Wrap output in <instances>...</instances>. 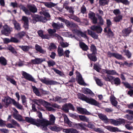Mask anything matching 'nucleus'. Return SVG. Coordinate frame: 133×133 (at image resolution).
<instances>
[{"mask_svg":"<svg viewBox=\"0 0 133 133\" xmlns=\"http://www.w3.org/2000/svg\"><path fill=\"white\" fill-rule=\"evenodd\" d=\"M78 97L79 99L84 101L92 105L97 107H99V103L96 100L92 98H88L82 94L79 93L78 94Z\"/></svg>","mask_w":133,"mask_h":133,"instance_id":"1","label":"nucleus"},{"mask_svg":"<svg viewBox=\"0 0 133 133\" xmlns=\"http://www.w3.org/2000/svg\"><path fill=\"white\" fill-rule=\"evenodd\" d=\"M2 101L5 103V105L8 106L11 103L17 108L21 109L22 106L18 102H16L14 99H12L9 96L5 97L4 99H2Z\"/></svg>","mask_w":133,"mask_h":133,"instance_id":"2","label":"nucleus"},{"mask_svg":"<svg viewBox=\"0 0 133 133\" xmlns=\"http://www.w3.org/2000/svg\"><path fill=\"white\" fill-rule=\"evenodd\" d=\"M27 7L29 10L24 5H21L20 6V8L25 12V14L28 15H30V12L33 13H35L37 11V9L34 5H28Z\"/></svg>","mask_w":133,"mask_h":133,"instance_id":"3","label":"nucleus"},{"mask_svg":"<svg viewBox=\"0 0 133 133\" xmlns=\"http://www.w3.org/2000/svg\"><path fill=\"white\" fill-rule=\"evenodd\" d=\"M37 123L39 124V125L37 126L38 127H40L44 131H47L48 128L47 126L49 124L47 122H46L44 119H40L39 118L37 119Z\"/></svg>","mask_w":133,"mask_h":133,"instance_id":"4","label":"nucleus"},{"mask_svg":"<svg viewBox=\"0 0 133 133\" xmlns=\"http://www.w3.org/2000/svg\"><path fill=\"white\" fill-rule=\"evenodd\" d=\"M38 78L39 80L43 83L47 85H55L58 84L57 82L52 80H49V79H46L45 77H44L43 78H41L39 77V76H38Z\"/></svg>","mask_w":133,"mask_h":133,"instance_id":"5","label":"nucleus"},{"mask_svg":"<svg viewBox=\"0 0 133 133\" xmlns=\"http://www.w3.org/2000/svg\"><path fill=\"white\" fill-rule=\"evenodd\" d=\"M22 75L23 76L24 78L29 81H32L35 83H36L35 79L30 74L27 73L26 72L23 71H22Z\"/></svg>","mask_w":133,"mask_h":133,"instance_id":"6","label":"nucleus"},{"mask_svg":"<svg viewBox=\"0 0 133 133\" xmlns=\"http://www.w3.org/2000/svg\"><path fill=\"white\" fill-rule=\"evenodd\" d=\"M12 31V28L7 25L3 27V29L1 31L2 34L6 36H8Z\"/></svg>","mask_w":133,"mask_h":133,"instance_id":"7","label":"nucleus"},{"mask_svg":"<svg viewBox=\"0 0 133 133\" xmlns=\"http://www.w3.org/2000/svg\"><path fill=\"white\" fill-rule=\"evenodd\" d=\"M77 109L79 113L82 114H86L87 115H90L91 113L88 111L85 108H83L80 107H77Z\"/></svg>","mask_w":133,"mask_h":133,"instance_id":"8","label":"nucleus"},{"mask_svg":"<svg viewBox=\"0 0 133 133\" xmlns=\"http://www.w3.org/2000/svg\"><path fill=\"white\" fill-rule=\"evenodd\" d=\"M25 118V120L27 122L30 123L31 124L36 126L39 125V124L37 123L38 122L37 121V119L36 120L28 117H26Z\"/></svg>","mask_w":133,"mask_h":133,"instance_id":"9","label":"nucleus"},{"mask_svg":"<svg viewBox=\"0 0 133 133\" xmlns=\"http://www.w3.org/2000/svg\"><path fill=\"white\" fill-rule=\"evenodd\" d=\"M22 20L24 22V27L26 30L29 28V19L27 17L23 16L22 17Z\"/></svg>","mask_w":133,"mask_h":133,"instance_id":"10","label":"nucleus"},{"mask_svg":"<svg viewBox=\"0 0 133 133\" xmlns=\"http://www.w3.org/2000/svg\"><path fill=\"white\" fill-rule=\"evenodd\" d=\"M45 61L46 59L45 58H37L31 60V62L34 64H39L44 61Z\"/></svg>","mask_w":133,"mask_h":133,"instance_id":"11","label":"nucleus"},{"mask_svg":"<svg viewBox=\"0 0 133 133\" xmlns=\"http://www.w3.org/2000/svg\"><path fill=\"white\" fill-rule=\"evenodd\" d=\"M52 26L53 28L55 30L59 29L60 28H63V26L62 23H59L58 22L56 23L53 22L52 24Z\"/></svg>","mask_w":133,"mask_h":133,"instance_id":"12","label":"nucleus"},{"mask_svg":"<svg viewBox=\"0 0 133 133\" xmlns=\"http://www.w3.org/2000/svg\"><path fill=\"white\" fill-rule=\"evenodd\" d=\"M91 30L96 31L98 33H101L102 31V27L99 25H93L90 27Z\"/></svg>","mask_w":133,"mask_h":133,"instance_id":"13","label":"nucleus"},{"mask_svg":"<svg viewBox=\"0 0 133 133\" xmlns=\"http://www.w3.org/2000/svg\"><path fill=\"white\" fill-rule=\"evenodd\" d=\"M35 49L40 53L44 54L46 53V51L43 50L42 47L38 44H36L35 45Z\"/></svg>","mask_w":133,"mask_h":133,"instance_id":"14","label":"nucleus"},{"mask_svg":"<svg viewBox=\"0 0 133 133\" xmlns=\"http://www.w3.org/2000/svg\"><path fill=\"white\" fill-rule=\"evenodd\" d=\"M98 116L100 119L105 123H108L109 122V119L107 118L106 115L102 114H99Z\"/></svg>","mask_w":133,"mask_h":133,"instance_id":"15","label":"nucleus"},{"mask_svg":"<svg viewBox=\"0 0 133 133\" xmlns=\"http://www.w3.org/2000/svg\"><path fill=\"white\" fill-rule=\"evenodd\" d=\"M49 129L52 131L56 132H58L61 131L62 129V128L58 125L50 126Z\"/></svg>","mask_w":133,"mask_h":133,"instance_id":"16","label":"nucleus"},{"mask_svg":"<svg viewBox=\"0 0 133 133\" xmlns=\"http://www.w3.org/2000/svg\"><path fill=\"white\" fill-rule=\"evenodd\" d=\"M63 131L66 133H78V131L76 129L73 128L64 129Z\"/></svg>","mask_w":133,"mask_h":133,"instance_id":"17","label":"nucleus"},{"mask_svg":"<svg viewBox=\"0 0 133 133\" xmlns=\"http://www.w3.org/2000/svg\"><path fill=\"white\" fill-rule=\"evenodd\" d=\"M122 32L125 36H129V34L131 32V27H129L123 30Z\"/></svg>","mask_w":133,"mask_h":133,"instance_id":"18","label":"nucleus"},{"mask_svg":"<svg viewBox=\"0 0 133 133\" xmlns=\"http://www.w3.org/2000/svg\"><path fill=\"white\" fill-rule=\"evenodd\" d=\"M12 23L13 24L15 29L18 31H20L21 29V25L15 20L12 21Z\"/></svg>","mask_w":133,"mask_h":133,"instance_id":"19","label":"nucleus"},{"mask_svg":"<svg viewBox=\"0 0 133 133\" xmlns=\"http://www.w3.org/2000/svg\"><path fill=\"white\" fill-rule=\"evenodd\" d=\"M88 56L89 58L91 60L94 62H96L97 60L96 56L95 53H92L88 55Z\"/></svg>","mask_w":133,"mask_h":133,"instance_id":"20","label":"nucleus"},{"mask_svg":"<svg viewBox=\"0 0 133 133\" xmlns=\"http://www.w3.org/2000/svg\"><path fill=\"white\" fill-rule=\"evenodd\" d=\"M19 47L23 51L27 52L30 49L32 48V46L31 45H22L19 46Z\"/></svg>","mask_w":133,"mask_h":133,"instance_id":"21","label":"nucleus"},{"mask_svg":"<svg viewBox=\"0 0 133 133\" xmlns=\"http://www.w3.org/2000/svg\"><path fill=\"white\" fill-rule=\"evenodd\" d=\"M113 79L111 80V81H113L112 82H111L112 83H114V84H115L116 86H118L120 84L121 82L120 79L118 77H116L115 78L113 77Z\"/></svg>","mask_w":133,"mask_h":133,"instance_id":"22","label":"nucleus"},{"mask_svg":"<svg viewBox=\"0 0 133 133\" xmlns=\"http://www.w3.org/2000/svg\"><path fill=\"white\" fill-rule=\"evenodd\" d=\"M40 16L38 15H35L32 16V21L34 23H36L37 22L39 21Z\"/></svg>","mask_w":133,"mask_h":133,"instance_id":"23","label":"nucleus"},{"mask_svg":"<svg viewBox=\"0 0 133 133\" xmlns=\"http://www.w3.org/2000/svg\"><path fill=\"white\" fill-rule=\"evenodd\" d=\"M13 117L15 119L19 121H23V120L22 116L20 115L17 114L15 113L13 114Z\"/></svg>","mask_w":133,"mask_h":133,"instance_id":"24","label":"nucleus"},{"mask_svg":"<svg viewBox=\"0 0 133 133\" xmlns=\"http://www.w3.org/2000/svg\"><path fill=\"white\" fill-rule=\"evenodd\" d=\"M75 32L77 34L78 36H81L85 38H87V36L85 33L81 31L78 30H76Z\"/></svg>","mask_w":133,"mask_h":133,"instance_id":"25","label":"nucleus"},{"mask_svg":"<svg viewBox=\"0 0 133 133\" xmlns=\"http://www.w3.org/2000/svg\"><path fill=\"white\" fill-rule=\"evenodd\" d=\"M115 97L114 96H111L110 97V101L111 104L114 107H116L117 102L115 99Z\"/></svg>","mask_w":133,"mask_h":133,"instance_id":"26","label":"nucleus"},{"mask_svg":"<svg viewBox=\"0 0 133 133\" xmlns=\"http://www.w3.org/2000/svg\"><path fill=\"white\" fill-rule=\"evenodd\" d=\"M88 34L90 35L92 38L95 39H97L98 36L94 32L89 30H88Z\"/></svg>","mask_w":133,"mask_h":133,"instance_id":"27","label":"nucleus"},{"mask_svg":"<svg viewBox=\"0 0 133 133\" xmlns=\"http://www.w3.org/2000/svg\"><path fill=\"white\" fill-rule=\"evenodd\" d=\"M43 4L46 7L48 8H51L52 7H54L56 4L51 2L50 3L48 2H43Z\"/></svg>","mask_w":133,"mask_h":133,"instance_id":"28","label":"nucleus"},{"mask_svg":"<svg viewBox=\"0 0 133 133\" xmlns=\"http://www.w3.org/2000/svg\"><path fill=\"white\" fill-rule=\"evenodd\" d=\"M103 79L107 81L112 82L113 81H111V80L113 78V77L111 75H107V77L105 76H103Z\"/></svg>","mask_w":133,"mask_h":133,"instance_id":"29","label":"nucleus"},{"mask_svg":"<svg viewBox=\"0 0 133 133\" xmlns=\"http://www.w3.org/2000/svg\"><path fill=\"white\" fill-rule=\"evenodd\" d=\"M77 81L78 83L81 85H83L85 83L83 79L82 78V75L80 74L77 77Z\"/></svg>","mask_w":133,"mask_h":133,"instance_id":"30","label":"nucleus"},{"mask_svg":"<svg viewBox=\"0 0 133 133\" xmlns=\"http://www.w3.org/2000/svg\"><path fill=\"white\" fill-rule=\"evenodd\" d=\"M32 88L34 92L37 96H41L40 93L38 89L35 86H32Z\"/></svg>","mask_w":133,"mask_h":133,"instance_id":"31","label":"nucleus"},{"mask_svg":"<svg viewBox=\"0 0 133 133\" xmlns=\"http://www.w3.org/2000/svg\"><path fill=\"white\" fill-rule=\"evenodd\" d=\"M79 46L84 51H87L88 49V47L83 42H81L79 43Z\"/></svg>","mask_w":133,"mask_h":133,"instance_id":"32","label":"nucleus"},{"mask_svg":"<svg viewBox=\"0 0 133 133\" xmlns=\"http://www.w3.org/2000/svg\"><path fill=\"white\" fill-rule=\"evenodd\" d=\"M7 61L4 57L1 56L0 57V64L2 65L5 66L7 64Z\"/></svg>","mask_w":133,"mask_h":133,"instance_id":"33","label":"nucleus"},{"mask_svg":"<svg viewBox=\"0 0 133 133\" xmlns=\"http://www.w3.org/2000/svg\"><path fill=\"white\" fill-rule=\"evenodd\" d=\"M65 8L67 10L70 15H73L74 13V9L71 6H67L65 7Z\"/></svg>","mask_w":133,"mask_h":133,"instance_id":"34","label":"nucleus"},{"mask_svg":"<svg viewBox=\"0 0 133 133\" xmlns=\"http://www.w3.org/2000/svg\"><path fill=\"white\" fill-rule=\"evenodd\" d=\"M69 17L70 18L72 19L77 22H79L80 20L79 18L77 16L74 15H70L69 16Z\"/></svg>","mask_w":133,"mask_h":133,"instance_id":"35","label":"nucleus"},{"mask_svg":"<svg viewBox=\"0 0 133 133\" xmlns=\"http://www.w3.org/2000/svg\"><path fill=\"white\" fill-rule=\"evenodd\" d=\"M8 49L14 55H16L17 54V52L15 50V48L11 45L9 46L8 47Z\"/></svg>","mask_w":133,"mask_h":133,"instance_id":"36","label":"nucleus"},{"mask_svg":"<svg viewBox=\"0 0 133 133\" xmlns=\"http://www.w3.org/2000/svg\"><path fill=\"white\" fill-rule=\"evenodd\" d=\"M78 117L80 119L83 121L88 122L89 121V118L84 116L79 115Z\"/></svg>","mask_w":133,"mask_h":133,"instance_id":"37","label":"nucleus"},{"mask_svg":"<svg viewBox=\"0 0 133 133\" xmlns=\"http://www.w3.org/2000/svg\"><path fill=\"white\" fill-rule=\"evenodd\" d=\"M48 66L49 67L53 66L56 65L55 62L52 60H49L47 61Z\"/></svg>","mask_w":133,"mask_h":133,"instance_id":"38","label":"nucleus"},{"mask_svg":"<svg viewBox=\"0 0 133 133\" xmlns=\"http://www.w3.org/2000/svg\"><path fill=\"white\" fill-rule=\"evenodd\" d=\"M6 78L8 81H9L11 83L15 85H16V82L14 79L11 78L9 76H6Z\"/></svg>","mask_w":133,"mask_h":133,"instance_id":"39","label":"nucleus"},{"mask_svg":"<svg viewBox=\"0 0 133 133\" xmlns=\"http://www.w3.org/2000/svg\"><path fill=\"white\" fill-rule=\"evenodd\" d=\"M122 17L121 15H118L114 17V20L115 22H118L122 19Z\"/></svg>","mask_w":133,"mask_h":133,"instance_id":"40","label":"nucleus"},{"mask_svg":"<svg viewBox=\"0 0 133 133\" xmlns=\"http://www.w3.org/2000/svg\"><path fill=\"white\" fill-rule=\"evenodd\" d=\"M108 3V2L107 0H99V4L100 5L104 6Z\"/></svg>","mask_w":133,"mask_h":133,"instance_id":"41","label":"nucleus"},{"mask_svg":"<svg viewBox=\"0 0 133 133\" xmlns=\"http://www.w3.org/2000/svg\"><path fill=\"white\" fill-rule=\"evenodd\" d=\"M63 22H64L66 26L69 27L70 24L71 22L69 21L66 19L64 18H59Z\"/></svg>","mask_w":133,"mask_h":133,"instance_id":"42","label":"nucleus"},{"mask_svg":"<svg viewBox=\"0 0 133 133\" xmlns=\"http://www.w3.org/2000/svg\"><path fill=\"white\" fill-rule=\"evenodd\" d=\"M59 56L60 57L64 55V51L63 49L58 48L57 50Z\"/></svg>","mask_w":133,"mask_h":133,"instance_id":"43","label":"nucleus"},{"mask_svg":"<svg viewBox=\"0 0 133 133\" xmlns=\"http://www.w3.org/2000/svg\"><path fill=\"white\" fill-rule=\"evenodd\" d=\"M62 110L66 112H69V108L67 103L65 104L62 107Z\"/></svg>","mask_w":133,"mask_h":133,"instance_id":"44","label":"nucleus"},{"mask_svg":"<svg viewBox=\"0 0 133 133\" xmlns=\"http://www.w3.org/2000/svg\"><path fill=\"white\" fill-rule=\"evenodd\" d=\"M108 75H118V74L117 72L115 70H108Z\"/></svg>","mask_w":133,"mask_h":133,"instance_id":"45","label":"nucleus"},{"mask_svg":"<svg viewBox=\"0 0 133 133\" xmlns=\"http://www.w3.org/2000/svg\"><path fill=\"white\" fill-rule=\"evenodd\" d=\"M86 126V125L85 123H80L79 129L81 130H86L87 129L85 127Z\"/></svg>","mask_w":133,"mask_h":133,"instance_id":"46","label":"nucleus"},{"mask_svg":"<svg viewBox=\"0 0 133 133\" xmlns=\"http://www.w3.org/2000/svg\"><path fill=\"white\" fill-rule=\"evenodd\" d=\"M10 121L11 122L12 124L15 127L16 126L18 127H21L19 124L14 119H12L11 121Z\"/></svg>","mask_w":133,"mask_h":133,"instance_id":"47","label":"nucleus"},{"mask_svg":"<svg viewBox=\"0 0 133 133\" xmlns=\"http://www.w3.org/2000/svg\"><path fill=\"white\" fill-rule=\"evenodd\" d=\"M48 31L49 34L51 36L54 33L56 32V30L54 29H49L48 30Z\"/></svg>","mask_w":133,"mask_h":133,"instance_id":"48","label":"nucleus"},{"mask_svg":"<svg viewBox=\"0 0 133 133\" xmlns=\"http://www.w3.org/2000/svg\"><path fill=\"white\" fill-rule=\"evenodd\" d=\"M125 128L129 130H132L133 129V127L130 124L127 123L125 125Z\"/></svg>","mask_w":133,"mask_h":133,"instance_id":"49","label":"nucleus"},{"mask_svg":"<svg viewBox=\"0 0 133 133\" xmlns=\"http://www.w3.org/2000/svg\"><path fill=\"white\" fill-rule=\"evenodd\" d=\"M109 120L111 122V124H114V125L115 126L119 125L118 121H116L115 119H109Z\"/></svg>","mask_w":133,"mask_h":133,"instance_id":"50","label":"nucleus"},{"mask_svg":"<svg viewBox=\"0 0 133 133\" xmlns=\"http://www.w3.org/2000/svg\"><path fill=\"white\" fill-rule=\"evenodd\" d=\"M84 92V93L86 94H89L92 95L94 94L93 93L90 89L88 88H85V89Z\"/></svg>","mask_w":133,"mask_h":133,"instance_id":"51","label":"nucleus"},{"mask_svg":"<svg viewBox=\"0 0 133 133\" xmlns=\"http://www.w3.org/2000/svg\"><path fill=\"white\" fill-rule=\"evenodd\" d=\"M11 42L17 43L19 42V41L17 38L13 37H11L10 38Z\"/></svg>","mask_w":133,"mask_h":133,"instance_id":"52","label":"nucleus"},{"mask_svg":"<svg viewBox=\"0 0 133 133\" xmlns=\"http://www.w3.org/2000/svg\"><path fill=\"white\" fill-rule=\"evenodd\" d=\"M52 69L55 72L56 74H58L59 75L61 76H62L63 74L61 71L59 70L56 69L55 68H52Z\"/></svg>","mask_w":133,"mask_h":133,"instance_id":"53","label":"nucleus"},{"mask_svg":"<svg viewBox=\"0 0 133 133\" xmlns=\"http://www.w3.org/2000/svg\"><path fill=\"white\" fill-rule=\"evenodd\" d=\"M88 18L91 19H92L95 17V13L90 11L88 14Z\"/></svg>","mask_w":133,"mask_h":133,"instance_id":"54","label":"nucleus"},{"mask_svg":"<svg viewBox=\"0 0 133 133\" xmlns=\"http://www.w3.org/2000/svg\"><path fill=\"white\" fill-rule=\"evenodd\" d=\"M98 18L99 20V24L101 25L104 24V20L101 16L99 15L98 16Z\"/></svg>","mask_w":133,"mask_h":133,"instance_id":"55","label":"nucleus"},{"mask_svg":"<svg viewBox=\"0 0 133 133\" xmlns=\"http://www.w3.org/2000/svg\"><path fill=\"white\" fill-rule=\"evenodd\" d=\"M50 121L51 123H54L55 122V117L52 114L50 115Z\"/></svg>","mask_w":133,"mask_h":133,"instance_id":"56","label":"nucleus"},{"mask_svg":"<svg viewBox=\"0 0 133 133\" xmlns=\"http://www.w3.org/2000/svg\"><path fill=\"white\" fill-rule=\"evenodd\" d=\"M37 101L39 102L40 103H43L44 102L45 103V105L46 106L51 105L50 103H48V102L45 101L44 100L42 99H39Z\"/></svg>","mask_w":133,"mask_h":133,"instance_id":"57","label":"nucleus"},{"mask_svg":"<svg viewBox=\"0 0 133 133\" xmlns=\"http://www.w3.org/2000/svg\"><path fill=\"white\" fill-rule=\"evenodd\" d=\"M87 127L93 129L94 130L95 128L94 124L91 122H89L88 123L87 125Z\"/></svg>","mask_w":133,"mask_h":133,"instance_id":"58","label":"nucleus"},{"mask_svg":"<svg viewBox=\"0 0 133 133\" xmlns=\"http://www.w3.org/2000/svg\"><path fill=\"white\" fill-rule=\"evenodd\" d=\"M95 80L97 84L98 85L102 86L103 85V83L101 82L100 79L98 78H96L95 79Z\"/></svg>","mask_w":133,"mask_h":133,"instance_id":"59","label":"nucleus"},{"mask_svg":"<svg viewBox=\"0 0 133 133\" xmlns=\"http://www.w3.org/2000/svg\"><path fill=\"white\" fill-rule=\"evenodd\" d=\"M124 52L125 53V55L128 58H130L131 57V54L130 52L129 51V50H125L124 51Z\"/></svg>","mask_w":133,"mask_h":133,"instance_id":"60","label":"nucleus"},{"mask_svg":"<svg viewBox=\"0 0 133 133\" xmlns=\"http://www.w3.org/2000/svg\"><path fill=\"white\" fill-rule=\"evenodd\" d=\"M90 49L91 51L92 52V53H95V52H96V48L94 45L92 44L91 45Z\"/></svg>","mask_w":133,"mask_h":133,"instance_id":"61","label":"nucleus"},{"mask_svg":"<svg viewBox=\"0 0 133 133\" xmlns=\"http://www.w3.org/2000/svg\"><path fill=\"white\" fill-rule=\"evenodd\" d=\"M123 83L124 85L125 86V87L128 88H133V87L131 86L128 83L126 82H123Z\"/></svg>","mask_w":133,"mask_h":133,"instance_id":"62","label":"nucleus"},{"mask_svg":"<svg viewBox=\"0 0 133 133\" xmlns=\"http://www.w3.org/2000/svg\"><path fill=\"white\" fill-rule=\"evenodd\" d=\"M25 33L24 31H22L18 33L17 35L19 38H21L25 36Z\"/></svg>","mask_w":133,"mask_h":133,"instance_id":"63","label":"nucleus"},{"mask_svg":"<svg viewBox=\"0 0 133 133\" xmlns=\"http://www.w3.org/2000/svg\"><path fill=\"white\" fill-rule=\"evenodd\" d=\"M39 22H42L43 23H45L47 21V19L45 17H43L40 16Z\"/></svg>","mask_w":133,"mask_h":133,"instance_id":"64","label":"nucleus"}]
</instances>
